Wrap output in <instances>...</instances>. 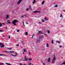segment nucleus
I'll use <instances>...</instances> for the list:
<instances>
[{"instance_id":"9b49d317","label":"nucleus","mask_w":65,"mask_h":65,"mask_svg":"<svg viewBox=\"0 0 65 65\" xmlns=\"http://www.w3.org/2000/svg\"><path fill=\"white\" fill-rule=\"evenodd\" d=\"M44 19L45 21H48V19H47V18H46V17H45Z\"/></svg>"},{"instance_id":"8fccbe9b","label":"nucleus","mask_w":65,"mask_h":65,"mask_svg":"<svg viewBox=\"0 0 65 65\" xmlns=\"http://www.w3.org/2000/svg\"><path fill=\"white\" fill-rule=\"evenodd\" d=\"M59 47H62V46L61 45Z\"/></svg>"},{"instance_id":"b1692460","label":"nucleus","mask_w":65,"mask_h":65,"mask_svg":"<svg viewBox=\"0 0 65 65\" xmlns=\"http://www.w3.org/2000/svg\"><path fill=\"white\" fill-rule=\"evenodd\" d=\"M32 58H29L28 59V61H31V60H32Z\"/></svg>"},{"instance_id":"09e8293b","label":"nucleus","mask_w":65,"mask_h":65,"mask_svg":"<svg viewBox=\"0 0 65 65\" xmlns=\"http://www.w3.org/2000/svg\"><path fill=\"white\" fill-rule=\"evenodd\" d=\"M9 39L10 38V36H9Z\"/></svg>"},{"instance_id":"bb28decb","label":"nucleus","mask_w":65,"mask_h":65,"mask_svg":"<svg viewBox=\"0 0 65 65\" xmlns=\"http://www.w3.org/2000/svg\"><path fill=\"white\" fill-rule=\"evenodd\" d=\"M60 17L61 18H63V16H62V14H60Z\"/></svg>"},{"instance_id":"2eb2a0df","label":"nucleus","mask_w":65,"mask_h":65,"mask_svg":"<svg viewBox=\"0 0 65 65\" xmlns=\"http://www.w3.org/2000/svg\"><path fill=\"white\" fill-rule=\"evenodd\" d=\"M44 1H43V2H42V5H43V4H44Z\"/></svg>"},{"instance_id":"e2e57ef3","label":"nucleus","mask_w":65,"mask_h":65,"mask_svg":"<svg viewBox=\"0 0 65 65\" xmlns=\"http://www.w3.org/2000/svg\"><path fill=\"white\" fill-rule=\"evenodd\" d=\"M44 35H46V34H44Z\"/></svg>"},{"instance_id":"0eeeda50","label":"nucleus","mask_w":65,"mask_h":65,"mask_svg":"<svg viewBox=\"0 0 65 65\" xmlns=\"http://www.w3.org/2000/svg\"><path fill=\"white\" fill-rule=\"evenodd\" d=\"M7 56L6 55H4L3 54H0V56Z\"/></svg>"},{"instance_id":"f257e3e1","label":"nucleus","mask_w":65,"mask_h":65,"mask_svg":"<svg viewBox=\"0 0 65 65\" xmlns=\"http://www.w3.org/2000/svg\"><path fill=\"white\" fill-rule=\"evenodd\" d=\"M18 22V20L15 19L13 20L12 22V24H14V23H16Z\"/></svg>"},{"instance_id":"680f3d73","label":"nucleus","mask_w":65,"mask_h":65,"mask_svg":"<svg viewBox=\"0 0 65 65\" xmlns=\"http://www.w3.org/2000/svg\"><path fill=\"white\" fill-rule=\"evenodd\" d=\"M26 24H28V22H27L26 23Z\"/></svg>"},{"instance_id":"7ed1b4c3","label":"nucleus","mask_w":65,"mask_h":65,"mask_svg":"<svg viewBox=\"0 0 65 65\" xmlns=\"http://www.w3.org/2000/svg\"><path fill=\"white\" fill-rule=\"evenodd\" d=\"M24 60H23L24 61H27L28 60V58H26V56H24Z\"/></svg>"},{"instance_id":"ea45409f","label":"nucleus","mask_w":65,"mask_h":65,"mask_svg":"<svg viewBox=\"0 0 65 65\" xmlns=\"http://www.w3.org/2000/svg\"><path fill=\"white\" fill-rule=\"evenodd\" d=\"M7 24H11V23H10V22H7Z\"/></svg>"},{"instance_id":"a878e982","label":"nucleus","mask_w":65,"mask_h":65,"mask_svg":"<svg viewBox=\"0 0 65 65\" xmlns=\"http://www.w3.org/2000/svg\"><path fill=\"white\" fill-rule=\"evenodd\" d=\"M28 7H29V8H30V9L31 10H32V8H31V7L30 6H29Z\"/></svg>"},{"instance_id":"72a5a7b5","label":"nucleus","mask_w":65,"mask_h":65,"mask_svg":"<svg viewBox=\"0 0 65 65\" xmlns=\"http://www.w3.org/2000/svg\"><path fill=\"white\" fill-rule=\"evenodd\" d=\"M42 52H43L44 51V49H41Z\"/></svg>"},{"instance_id":"c9c22d12","label":"nucleus","mask_w":65,"mask_h":65,"mask_svg":"<svg viewBox=\"0 0 65 65\" xmlns=\"http://www.w3.org/2000/svg\"><path fill=\"white\" fill-rule=\"evenodd\" d=\"M32 64V63H29V64H28V65H31V64Z\"/></svg>"},{"instance_id":"20e7f679","label":"nucleus","mask_w":65,"mask_h":65,"mask_svg":"<svg viewBox=\"0 0 65 65\" xmlns=\"http://www.w3.org/2000/svg\"><path fill=\"white\" fill-rule=\"evenodd\" d=\"M22 0H19V1L18 3V5L20 4V3H21V2H22Z\"/></svg>"},{"instance_id":"f8f14e48","label":"nucleus","mask_w":65,"mask_h":65,"mask_svg":"<svg viewBox=\"0 0 65 65\" xmlns=\"http://www.w3.org/2000/svg\"><path fill=\"white\" fill-rule=\"evenodd\" d=\"M54 57L53 58V60L55 61V60H56V58H55V55H54Z\"/></svg>"},{"instance_id":"13d9d810","label":"nucleus","mask_w":65,"mask_h":65,"mask_svg":"<svg viewBox=\"0 0 65 65\" xmlns=\"http://www.w3.org/2000/svg\"><path fill=\"white\" fill-rule=\"evenodd\" d=\"M23 42H24L23 41H21V43H23Z\"/></svg>"},{"instance_id":"cd10ccee","label":"nucleus","mask_w":65,"mask_h":65,"mask_svg":"<svg viewBox=\"0 0 65 65\" xmlns=\"http://www.w3.org/2000/svg\"><path fill=\"white\" fill-rule=\"evenodd\" d=\"M3 52H6V53H8V51H3Z\"/></svg>"},{"instance_id":"473e14b6","label":"nucleus","mask_w":65,"mask_h":65,"mask_svg":"<svg viewBox=\"0 0 65 65\" xmlns=\"http://www.w3.org/2000/svg\"><path fill=\"white\" fill-rule=\"evenodd\" d=\"M13 24L14 25V26H16V25H17V24H15V23H14V24Z\"/></svg>"},{"instance_id":"5701e85b","label":"nucleus","mask_w":65,"mask_h":65,"mask_svg":"<svg viewBox=\"0 0 65 65\" xmlns=\"http://www.w3.org/2000/svg\"><path fill=\"white\" fill-rule=\"evenodd\" d=\"M4 65V63H0V65Z\"/></svg>"},{"instance_id":"338daca9","label":"nucleus","mask_w":65,"mask_h":65,"mask_svg":"<svg viewBox=\"0 0 65 65\" xmlns=\"http://www.w3.org/2000/svg\"><path fill=\"white\" fill-rule=\"evenodd\" d=\"M9 50H11V48H9Z\"/></svg>"},{"instance_id":"423d86ee","label":"nucleus","mask_w":65,"mask_h":65,"mask_svg":"<svg viewBox=\"0 0 65 65\" xmlns=\"http://www.w3.org/2000/svg\"><path fill=\"white\" fill-rule=\"evenodd\" d=\"M40 12V11H34V13H37V12Z\"/></svg>"},{"instance_id":"4d7b16f0","label":"nucleus","mask_w":65,"mask_h":65,"mask_svg":"<svg viewBox=\"0 0 65 65\" xmlns=\"http://www.w3.org/2000/svg\"><path fill=\"white\" fill-rule=\"evenodd\" d=\"M63 11H64V12H65V10H63Z\"/></svg>"},{"instance_id":"3c124183","label":"nucleus","mask_w":65,"mask_h":65,"mask_svg":"<svg viewBox=\"0 0 65 65\" xmlns=\"http://www.w3.org/2000/svg\"><path fill=\"white\" fill-rule=\"evenodd\" d=\"M2 31H3L2 30H0V32H2Z\"/></svg>"},{"instance_id":"ddd939ff","label":"nucleus","mask_w":65,"mask_h":65,"mask_svg":"<svg viewBox=\"0 0 65 65\" xmlns=\"http://www.w3.org/2000/svg\"><path fill=\"white\" fill-rule=\"evenodd\" d=\"M56 42L57 43H61V42H60V41H56Z\"/></svg>"},{"instance_id":"a211bd4d","label":"nucleus","mask_w":65,"mask_h":65,"mask_svg":"<svg viewBox=\"0 0 65 65\" xmlns=\"http://www.w3.org/2000/svg\"><path fill=\"white\" fill-rule=\"evenodd\" d=\"M35 2H36V1L35 0H34V1L33 2V3L34 4L35 3Z\"/></svg>"},{"instance_id":"c03bdc74","label":"nucleus","mask_w":65,"mask_h":65,"mask_svg":"<svg viewBox=\"0 0 65 65\" xmlns=\"http://www.w3.org/2000/svg\"><path fill=\"white\" fill-rule=\"evenodd\" d=\"M25 51H26V49H24L23 50V51L24 52H25Z\"/></svg>"},{"instance_id":"5fc2aeb1","label":"nucleus","mask_w":65,"mask_h":65,"mask_svg":"<svg viewBox=\"0 0 65 65\" xmlns=\"http://www.w3.org/2000/svg\"><path fill=\"white\" fill-rule=\"evenodd\" d=\"M20 65H23V64H22V63H20Z\"/></svg>"},{"instance_id":"7c9ffc66","label":"nucleus","mask_w":65,"mask_h":65,"mask_svg":"<svg viewBox=\"0 0 65 65\" xmlns=\"http://www.w3.org/2000/svg\"><path fill=\"white\" fill-rule=\"evenodd\" d=\"M48 33L49 34L50 33V31L48 30H47Z\"/></svg>"},{"instance_id":"864d4df0","label":"nucleus","mask_w":65,"mask_h":65,"mask_svg":"<svg viewBox=\"0 0 65 65\" xmlns=\"http://www.w3.org/2000/svg\"><path fill=\"white\" fill-rule=\"evenodd\" d=\"M5 29H7V27H6L5 28Z\"/></svg>"},{"instance_id":"412c9836","label":"nucleus","mask_w":65,"mask_h":65,"mask_svg":"<svg viewBox=\"0 0 65 65\" xmlns=\"http://www.w3.org/2000/svg\"><path fill=\"white\" fill-rule=\"evenodd\" d=\"M38 32H39V33H41V34H43V33H41V31H38Z\"/></svg>"},{"instance_id":"a18cd8bd","label":"nucleus","mask_w":65,"mask_h":65,"mask_svg":"<svg viewBox=\"0 0 65 65\" xmlns=\"http://www.w3.org/2000/svg\"><path fill=\"white\" fill-rule=\"evenodd\" d=\"M43 64L44 65H45V64L44 63H43Z\"/></svg>"},{"instance_id":"c85d7f7f","label":"nucleus","mask_w":65,"mask_h":65,"mask_svg":"<svg viewBox=\"0 0 65 65\" xmlns=\"http://www.w3.org/2000/svg\"><path fill=\"white\" fill-rule=\"evenodd\" d=\"M61 64H65V61H64L63 63H62Z\"/></svg>"},{"instance_id":"bf43d9fd","label":"nucleus","mask_w":65,"mask_h":65,"mask_svg":"<svg viewBox=\"0 0 65 65\" xmlns=\"http://www.w3.org/2000/svg\"><path fill=\"white\" fill-rule=\"evenodd\" d=\"M22 17H24V16L23 15H22Z\"/></svg>"},{"instance_id":"a19ab883","label":"nucleus","mask_w":65,"mask_h":65,"mask_svg":"<svg viewBox=\"0 0 65 65\" xmlns=\"http://www.w3.org/2000/svg\"><path fill=\"white\" fill-rule=\"evenodd\" d=\"M29 52L28 54H29V55H31V54H30V51H28Z\"/></svg>"},{"instance_id":"f704fd0d","label":"nucleus","mask_w":65,"mask_h":65,"mask_svg":"<svg viewBox=\"0 0 65 65\" xmlns=\"http://www.w3.org/2000/svg\"><path fill=\"white\" fill-rule=\"evenodd\" d=\"M23 25L24 27H25V25H24V22H23Z\"/></svg>"},{"instance_id":"f3484780","label":"nucleus","mask_w":65,"mask_h":65,"mask_svg":"<svg viewBox=\"0 0 65 65\" xmlns=\"http://www.w3.org/2000/svg\"><path fill=\"white\" fill-rule=\"evenodd\" d=\"M50 58H49V59H48V62H50Z\"/></svg>"},{"instance_id":"e433bc0d","label":"nucleus","mask_w":65,"mask_h":65,"mask_svg":"<svg viewBox=\"0 0 65 65\" xmlns=\"http://www.w3.org/2000/svg\"><path fill=\"white\" fill-rule=\"evenodd\" d=\"M47 47H48V44H47Z\"/></svg>"},{"instance_id":"052dcab7","label":"nucleus","mask_w":65,"mask_h":65,"mask_svg":"<svg viewBox=\"0 0 65 65\" xmlns=\"http://www.w3.org/2000/svg\"><path fill=\"white\" fill-rule=\"evenodd\" d=\"M33 38V36H32V38Z\"/></svg>"},{"instance_id":"6e6d98bb","label":"nucleus","mask_w":65,"mask_h":65,"mask_svg":"<svg viewBox=\"0 0 65 65\" xmlns=\"http://www.w3.org/2000/svg\"><path fill=\"white\" fill-rule=\"evenodd\" d=\"M9 21H10V20H8V21H7V22H9Z\"/></svg>"},{"instance_id":"4c0bfd02","label":"nucleus","mask_w":65,"mask_h":65,"mask_svg":"<svg viewBox=\"0 0 65 65\" xmlns=\"http://www.w3.org/2000/svg\"><path fill=\"white\" fill-rule=\"evenodd\" d=\"M38 23H39V24H42V23L40 22H39Z\"/></svg>"},{"instance_id":"603ef678","label":"nucleus","mask_w":65,"mask_h":65,"mask_svg":"<svg viewBox=\"0 0 65 65\" xmlns=\"http://www.w3.org/2000/svg\"><path fill=\"white\" fill-rule=\"evenodd\" d=\"M2 24H3V25H5V24H4V23H2Z\"/></svg>"},{"instance_id":"774afa93","label":"nucleus","mask_w":65,"mask_h":65,"mask_svg":"<svg viewBox=\"0 0 65 65\" xmlns=\"http://www.w3.org/2000/svg\"><path fill=\"white\" fill-rule=\"evenodd\" d=\"M39 34H38V35H39Z\"/></svg>"},{"instance_id":"79ce46f5","label":"nucleus","mask_w":65,"mask_h":65,"mask_svg":"<svg viewBox=\"0 0 65 65\" xmlns=\"http://www.w3.org/2000/svg\"><path fill=\"white\" fill-rule=\"evenodd\" d=\"M15 55H16V56H17V55H18V53H15Z\"/></svg>"},{"instance_id":"dca6fc26","label":"nucleus","mask_w":65,"mask_h":65,"mask_svg":"<svg viewBox=\"0 0 65 65\" xmlns=\"http://www.w3.org/2000/svg\"><path fill=\"white\" fill-rule=\"evenodd\" d=\"M51 43L52 44H53L54 43V40H53V39L52 40Z\"/></svg>"},{"instance_id":"aec40b11","label":"nucleus","mask_w":65,"mask_h":65,"mask_svg":"<svg viewBox=\"0 0 65 65\" xmlns=\"http://www.w3.org/2000/svg\"><path fill=\"white\" fill-rule=\"evenodd\" d=\"M41 21L42 22H44V20L43 19H42V20Z\"/></svg>"},{"instance_id":"1a4fd4ad","label":"nucleus","mask_w":65,"mask_h":65,"mask_svg":"<svg viewBox=\"0 0 65 65\" xmlns=\"http://www.w3.org/2000/svg\"><path fill=\"white\" fill-rule=\"evenodd\" d=\"M41 39H42L44 37V36H43V35L41 36Z\"/></svg>"},{"instance_id":"c756f323","label":"nucleus","mask_w":65,"mask_h":65,"mask_svg":"<svg viewBox=\"0 0 65 65\" xmlns=\"http://www.w3.org/2000/svg\"><path fill=\"white\" fill-rule=\"evenodd\" d=\"M40 38H41V36H39V39H40Z\"/></svg>"},{"instance_id":"2f4dec72","label":"nucleus","mask_w":65,"mask_h":65,"mask_svg":"<svg viewBox=\"0 0 65 65\" xmlns=\"http://www.w3.org/2000/svg\"><path fill=\"white\" fill-rule=\"evenodd\" d=\"M26 10L27 11H28L29 10V9H28V8L27 9H26Z\"/></svg>"},{"instance_id":"0e129e2a","label":"nucleus","mask_w":65,"mask_h":65,"mask_svg":"<svg viewBox=\"0 0 65 65\" xmlns=\"http://www.w3.org/2000/svg\"><path fill=\"white\" fill-rule=\"evenodd\" d=\"M23 65H26V64H23Z\"/></svg>"},{"instance_id":"39448f33","label":"nucleus","mask_w":65,"mask_h":65,"mask_svg":"<svg viewBox=\"0 0 65 65\" xmlns=\"http://www.w3.org/2000/svg\"><path fill=\"white\" fill-rule=\"evenodd\" d=\"M8 53H14V52L13 51H8Z\"/></svg>"},{"instance_id":"f03ea898","label":"nucleus","mask_w":65,"mask_h":65,"mask_svg":"<svg viewBox=\"0 0 65 65\" xmlns=\"http://www.w3.org/2000/svg\"><path fill=\"white\" fill-rule=\"evenodd\" d=\"M0 45H2L0 47L2 48V47H4V46H5V45H4V44H3L2 43L0 42Z\"/></svg>"},{"instance_id":"393cba45","label":"nucleus","mask_w":65,"mask_h":65,"mask_svg":"<svg viewBox=\"0 0 65 65\" xmlns=\"http://www.w3.org/2000/svg\"><path fill=\"white\" fill-rule=\"evenodd\" d=\"M2 24H1V23H0V27H2Z\"/></svg>"},{"instance_id":"49530a36","label":"nucleus","mask_w":65,"mask_h":65,"mask_svg":"<svg viewBox=\"0 0 65 65\" xmlns=\"http://www.w3.org/2000/svg\"><path fill=\"white\" fill-rule=\"evenodd\" d=\"M16 46H19V45H17Z\"/></svg>"},{"instance_id":"6ab92c4d","label":"nucleus","mask_w":65,"mask_h":65,"mask_svg":"<svg viewBox=\"0 0 65 65\" xmlns=\"http://www.w3.org/2000/svg\"><path fill=\"white\" fill-rule=\"evenodd\" d=\"M58 6V5H55L54 6V7H57Z\"/></svg>"},{"instance_id":"4468645a","label":"nucleus","mask_w":65,"mask_h":65,"mask_svg":"<svg viewBox=\"0 0 65 65\" xmlns=\"http://www.w3.org/2000/svg\"><path fill=\"white\" fill-rule=\"evenodd\" d=\"M9 18V15H7V17H6V19H7Z\"/></svg>"},{"instance_id":"37998d69","label":"nucleus","mask_w":65,"mask_h":65,"mask_svg":"<svg viewBox=\"0 0 65 65\" xmlns=\"http://www.w3.org/2000/svg\"><path fill=\"white\" fill-rule=\"evenodd\" d=\"M54 61H55V60H53L52 61V63H54Z\"/></svg>"},{"instance_id":"69168bd1","label":"nucleus","mask_w":65,"mask_h":65,"mask_svg":"<svg viewBox=\"0 0 65 65\" xmlns=\"http://www.w3.org/2000/svg\"><path fill=\"white\" fill-rule=\"evenodd\" d=\"M42 63H43V61H42Z\"/></svg>"},{"instance_id":"4be33fe9","label":"nucleus","mask_w":65,"mask_h":65,"mask_svg":"<svg viewBox=\"0 0 65 65\" xmlns=\"http://www.w3.org/2000/svg\"><path fill=\"white\" fill-rule=\"evenodd\" d=\"M28 34V32H26L25 33V35H27Z\"/></svg>"},{"instance_id":"58836bf2","label":"nucleus","mask_w":65,"mask_h":65,"mask_svg":"<svg viewBox=\"0 0 65 65\" xmlns=\"http://www.w3.org/2000/svg\"><path fill=\"white\" fill-rule=\"evenodd\" d=\"M20 31V30H17V32H19Z\"/></svg>"},{"instance_id":"9d476101","label":"nucleus","mask_w":65,"mask_h":65,"mask_svg":"<svg viewBox=\"0 0 65 65\" xmlns=\"http://www.w3.org/2000/svg\"><path fill=\"white\" fill-rule=\"evenodd\" d=\"M10 55H11V56H13L14 57H16V56H17L16 55H13L12 54H10Z\"/></svg>"},{"instance_id":"de8ad7c7","label":"nucleus","mask_w":65,"mask_h":65,"mask_svg":"<svg viewBox=\"0 0 65 65\" xmlns=\"http://www.w3.org/2000/svg\"><path fill=\"white\" fill-rule=\"evenodd\" d=\"M34 34H33L32 35V36H34Z\"/></svg>"},{"instance_id":"6e6552de","label":"nucleus","mask_w":65,"mask_h":65,"mask_svg":"<svg viewBox=\"0 0 65 65\" xmlns=\"http://www.w3.org/2000/svg\"><path fill=\"white\" fill-rule=\"evenodd\" d=\"M5 63V64H7V65H12V64H11L10 63H8L6 62Z\"/></svg>"}]
</instances>
